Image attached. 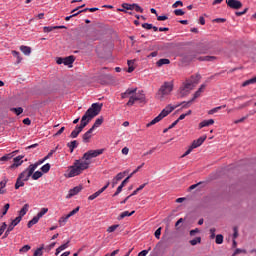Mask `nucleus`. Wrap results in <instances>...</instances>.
<instances>
[{
  "label": "nucleus",
  "mask_w": 256,
  "mask_h": 256,
  "mask_svg": "<svg viewBox=\"0 0 256 256\" xmlns=\"http://www.w3.org/2000/svg\"><path fill=\"white\" fill-rule=\"evenodd\" d=\"M13 158V155H11V154H6V155H4V156H2L1 158H0V161H9V159H12Z\"/></svg>",
  "instance_id": "864d4df0"
},
{
  "label": "nucleus",
  "mask_w": 256,
  "mask_h": 256,
  "mask_svg": "<svg viewBox=\"0 0 256 256\" xmlns=\"http://www.w3.org/2000/svg\"><path fill=\"white\" fill-rule=\"evenodd\" d=\"M13 57H15L17 59L16 63L17 65H19V63H21V61H23V57H21V53H19L17 50H12L11 51Z\"/></svg>",
  "instance_id": "5701e85b"
},
{
  "label": "nucleus",
  "mask_w": 256,
  "mask_h": 256,
  "mask_svg": "<svg viewBox=\"0 0 256 256\" xmlns=\"http://www.w3.org/2000/svg\"><path fill=\"white\" fill-rule=\"evenodd\" d=\"M105 153V149H97V150H89L83 154L82 159L87 163H91V159H95V157H99V155H103Z\"/></svg>",
  "instance_id": "423d86ee"
},
{
  "label": "nucleus",
  "mask_w": 256,
  "mask_h": 256,
  "mask_svg": "<svg viewBox=\"0 0 256 256\" xmlns=\"http://www.w3.org/2000/svg\"><path fill=\"white\" fill-rule=\"evenodd\" d=\"M167 19H169V18L166 15L157 17V21H167Z\"/></svg>",
  "instance_id": "338daca9"
},
{
  "label": "nucleus",
  "mask_w": 256,
  "mask_h": 256,
  "mask_svg": "<svg viewBox=\"0 0 256 256\" xmlns=\"http://www.w3.org/2000/svg\"><path fill=\"white\" fill-rule=\"evenodd\" d=\"M210 125H215V120L209 119V120H203L199 123L198 129H203V127H210Z\"/></svg>",
  "instance_id": "ddd939ff"
},
{
  "label": "nucleus",
  "mask_w": 256,
  "mask_h": 256,
  "mask_svg": "<svg viewBox=\"0 0 256 256\" xmlns=\"http://www.w3.org/2000/svg\"><path fill=\"white\" fill-rule=\"evenodd\" d=\"M79 209H80L79 206L76 207L75 209H73L72 211H70V212L67 214V216H68L69 218H71V217H73V215H77V213H79Z\"/></svg>",
  "instance_id": "a18cd8bd"
},
{
  "label": "nucleus",
  "mask_w": 256,
  "mask_h": 256,
  "mask_svg": "<svg viewBox=\"0 0 256 256\" xmlns=\"http://www.w3.org/2000/svg\"><path fill=\"white\" fill-rule=\"evenodd\" d=\"M215 243H216L217 245L223 244V235H221V234L216 235Z\"/></svg>",
  "instance_id": "49530a36"
},
{
  "label": "nucleus",
  "mask_w": 256,
  "mask_h": 256,
  "mask_svg": "<svg viewBox=\"0 0 256 256\" xmlns=\"http://www.w3.org/2000/svg\"><path fill=\"white\" fill-rule=\"evenodd\" d=\"M43 249H44V246H41L40 248H37V249L35 250L33 256H43Z\"/></svg>",
  "instance_id": "37998d69"
},
{
  "label": "nucleus",
  "mask_w": 256,
  "mask_h": 256,
  "mask_svg": "<svg viewBox=\"0 0 256 256\" xmlns=\"http://www.w3.org/2000/svg\"><path fill=\"white\" fill-rule=\"evenodd\" d=\"M149 253V250H142L141 252L138 253V256H147Z\"/></svg>",
  "instance_id": "774afa93"
},
{
  "label": "nucleus",
  "mask_w": 256,
  "mask_h": 256,
  "mask_svg": "<svg viewBox=\"0 0 256 256\" xmlns=\"http://www.w3.org/2000/svg\"><path fill=\"white\" fill-rule=\"evenodd\" d=\"M11 205L9 203H6L2 209H0V218L5 217L7 215V211H9Z\"/></svg>",
  "instance_id": "4be33fe9"
},
{
  "label": "nucleus",
  "mask_w": 256,
  "mask_h": 256,
  "mask_svg": "<svg viewBox=\"0 0 256 256\" xmlns=\"http://www.w3.org/2000/svg\"><path fill=\"white\" fill-rule=\"evenodd\" d=\"M191 113H192V111H191V110H188L187 113L181 114V115L179 116V118L177 119L178 122L183 121V119H185V117L191 115Z\"/></svg>",
  "instance_id": "de8ad7c7"
},
{
  "label": "nucleus",
  "mask_w": 256,
  "mask_h": 256,
  "mask_svg": "<svg viewBox=\"0 0 256 256\" xmlns=\"http://www.w3.org/2000/svg\"><path fill=\"white\" fill-rule=\"evenodd\" d=\"M10 111H12V113H15V115H21V113H23V108H11Z\"/></svg>",
  "instance_id": "79ce46f5"
},
{
  "label": "nucleus",
  "mask_w": 256,
  "mask_h": 256,
  "mask_svg": "<svg viewBox=\"0 0 256 256\" xmlns=\"http://www.w3.org/2000/svg\"><path fill=\"white\" fill-rule=\"evenodd\" d=\"M191 93V90L185 88V86L182 84V86L179 88V95L180 97H185Z\"/></svg>",
  "instance_id": "6ab92c4d"
},
{
  "label": "nucleus",
  "mask_w": 256,
  "mask_h": 256,
  "mask_svg": "<svg viewBox=\"0 0 256 256\" xmlns=\"http://www.w3.org/2000/svg\"><path fill=\"white\" fill-rule=\"evenodd\" d=\"M126 173L127 172H120L114 178H116V181H121V179H123L125 177Z\"/></svg>",
  "instance_id": "3c124183"
},
{
  "label": "nucleus",
  "mask_w": 256,
  "mask_h": 256,
  "mask_svg": "<svg viewBox=\"0 0 256 256\" xmlns=\"http://www.w3.org/2000/svg\"><path fill=\"white\" fill-rule=\"evenodd\" d=\"M217 59L215 56H205L198 58V61H215Z\"/></svg>",
  "instance_id": "ea45409f"
},
{
  "label": "nucleus",
  "mask_w": 256,
  "mask_h": 256,
  "mask_svg": "<svg viewBox=\"0 0 256 256\" xmlns=\"http://www.w3.org/2000/svg\"><path fill=\"white\" fill-rule=\"evenodd\" d=\"M226 4L230 9H241L243 7V3L239 0H226Z\"/></svg>",
  "instance_id": "9d476101"
},
{
  "label": "nucleus",
  "mask_w": 256,
  "mask_h": 256,
  "mask_svg": "<svg viewBox=\"0 0 256 256\" xmlns=\"http://www.w3.org/2000/svg\"><path fill=\"white\" fill-rule=\"evenodd\" d=\"M172 7L173 9H177V7H183V2L181 0H178L172 5Z\"/></svg>",
  "instance_id": "6e6d98bb"
},
{
  "label": "nucleus",
  "mask_w": 256,
  "mask_h": 256,
  "mask_svg": "<svg viewBox=\"0 0 256 256\" xmlns=\"http://www.w3.org/2000/svg\"><path fill=\"white\" fill-rule=\"evenodd\" d=\"M39 219L38 216H34L27 224L28 229H31V227H33V225H37V223H39Z\"/></svg>",
  "instance_id": "a878e982"
},
{
  "label": "nucleus",
  "mask_w": 256,
  "mask_h": 256,
  "mask_svg": "<svg viewBox=\"0 0 256 256\" xmlns=\"http://www.w3.org/2000/svg\"><path fill=\"white\" fill-rule=\"evenodd\" d=\"M127 97H129V100L126 103L127 107H133L136 101L143 104L147 103L145 92L139 91L137 93V88H128L124 93L121 94V99H127Z\"/></svg>",
  "instance_id": "f03ea898"
},
{
  "label": "nucleus",
  "mask_w": 256,
  "mask_h": 256,
  "mask_svg": "<svg viewBox=\"0 0 256 256\" xmlns=\"http://www.w3.org/2000/svg\"><path fill=\"white\" fill-rule=\"evenodd\" d=\"M79 143H77V140H73L70 143L67 144V147H69L70 149V153H73V151H75V149H77Z\"/></svg>",
  "instance_id": "bb28decb"
},
{
  "label": "nucleus",
  "mask_w": 256,
  "mask_h": 256,
  "mask_svg": "<svg viewBox=\"0 0 256 256\" xmlns=\"http://www.w3.org/2000/svg\"><path fill=\"white\" fill-rule=\"evenodd\" d=\"M13 229H15V226L12 223H10L8 225V227H6V231L4 233L3 239H7V237H9V235L11 234V231H13Z\"/></svg>",
  "instance_id": "393cba45"
},
{
  "label": "nucleus",
  "mask_w": 256,
  "mask_h": 256,
  "mask_svg": "<svg viewBox=\"0 0 256 256\" xmlns=\"http://www.w3.org/2000/svg\"><path fill=\"white\" fill-rule=\"evenodd\" d=\"M117 229H119V224H114L112 226H109L106 231L107 233H115Z\"/></svg>",
  "instance_id": "4c0bfd02"
},
{
  "label": "nucleus",
  "mask_w": 256,
  "mask_h": 256,
  "mask_svg": "<svg viewBox=\"0 0 256 256\" xmlns=\"http://www.w3.org/2000/svg\"><path fill=\"white\" fill-rule=\"evenodd\" d=\"M123 9H127V11H133L134 10V4H128V3H124L122 5Z\"/></svg>",
  "instance_id": "c03bdc74"
},
{
  "label": "nucleus",
  "mask_w": 256,
  "mask_h": 256,
  "mask_svg": "<svg viewBox=\"0 0 256 256\" xmlns=\"http://www.w3.org/2000/svg\"><path fill=\"white\" fill-rule=\"evenodd\" d=\"M175 109H177V106H173L171 104H168L160 112V114L158 116H156L151 122L146 124V127H151L152 125H155V124L159 123V121H162V119H165V117H167V115H169L170 113H173V111H175Z\"/></svg>",
  "instance_id": "39448f33"
},
{
  "label": "nucleus",
  "mask_w": 256,
  "mask_h": 256,
  "mask_svg": "<svg viewBox=\"0 0 256 256\" xmlns=\"http://www.w3.org/2000/svg\"><path fill=\"white\" fill-rule=\"evenodd\" d=\"M134 10L137 13H143V8H141V6H139V4H134Z\"/></svg>",
  "instance_id": "bf43d9fd"
},
{
  "label": "nucleus",
  "mask_w": 256,
  "mask_h": 256,
  "mask_svg": "<svg viewBox=\"0 0 256 256\" xmlns=\"http://www.w3.org/2000/svg\"><path fill=\"white\" fill-rule=\"evenodd\" d=\"M91 165V162H86V160L80 159L75 160L74 164L69 168L67 177H77V175H81L83 171L87 170V168Z\"/></svg>",
  "instance_id": "7ed1b4c3"
},
{
  "label": "nucleus",
  "mask_w": 256,
  "mask_h": 256,
  "mask_svg": "<svg viewBox=\"0 0 256 256\" xmlns=\"http://www.w3.org/2000/svg\"><path fill=\"white\" fill-rule=\"evenodd\" d=\"M49 212V208H41V210L38 212L36 216L41 219L46 213Z\"/></svg>",
  "instance_id": "a19ab883"
},
{
  "label": "nucleus",
  "mask_w": 256,
  "mask_h": 256,
  "mask_svg": "<svg viewBox=\"0 0 256 256\" xmlns=\"http://www.w3.org/2000/svg\"><path fill=\"white\" fill-rule=\"evenodd\" d=\"M101 193H103V190H101V189L96 191L94 194H92L88 197V200L93 201V200L97 199V197H99V195H101Z\"/></svg>",
  "instance_id": "f704fd0d"
},
{
  "label": "nucleus",
  "mask_w": 256,
  "mask_h": 256,
  "mask_svg": "<svg viewBox=\"0 0 256 256\" xmlns=\"http://www.w3.org/2000/svg\"><path fill=\"white\" fill-rule=\"evenodd\" d=\"M23 157H25V156L19 155V156L15 157L13 159L14 163L10 166L11 169H13L15 167H20V165H23Z\"/></svg>",
  "instance_id": "f8f14e48"
},
{
  "label": "nucleus",
  "mask_w": 256,
  "mask_h": 256,
  "mask_svg": "<svg viewBox=\"0 0 256 256\" xmlns=\"http://www.w3.org/2000/svg\"><path fill=\"white\" fill-rule=\"evenodd\" d=\"M225 107H227V105L218 106L216 108H213L208 111V115H214V113H217V111H220V109H225Z\"/></svg>",
  "instance_id": "c9c22d12"
},
{
  "label": "nucleus",
  "mask_w": 256,
  "mask_h": 256,
  "mask_svg": "<svg viewBox=\"0 0 256 256\" xmlns=\"http://www.w3.org/2000/svg\"><path fill=\"white\" fill-rule=\"evenodd\" d=\"M40 171L43 173H49V171H51V164L46 163L44 164L41 168Z\"/></svg>",
  "instance_id": "72a5a7b5"
},
{
  "label": "nucleus",
  "mask_w": 256,
  "mask_h": 256,
  "mask_svg": "<svg viewBox=\"0 0 256 256\" xmlns=\"http://www.w3.org/2000/svg\"><path fill=\"white\" fill-rule=\"evenodd\" d=\"M206 140L207 135L201 136L200 138L194 140L190 147H192V149H197V147H201L202 143H205Z\"/></svg>",
  "instance_id": "9b49d317"
},
{
  "label": "nucleus",
  "mask_w": 256,
  "mask_h": 256,
  "mask_svg": "<svg viewBox=\"0 0 256 256\" xmlns=\"http://www.w3.org/2000/svg\"><path fill=\"white\" fill-rule=\"evenodd\" d=\"M31 177L33 181H37V179H41V177H43V172L42 171L33 172Z\"/></svg>",
  "instance_id": "2f4dec72"
},
{
  "label": "nucleus",
  "mask_w": 256,
  "mask_h": 256,
  "mask_svg": "<svg viewBox=\"0 0 256 256\" xmlns=\"http://www.w3.org/2000/svg\"><path fill=\"white\" fill-rule=\"evenodd\" d=\"M197 243H201V237H197L190 241L191 245H197Z\"/></svg>",
  "instance_id": "13d9d810"
},
{
  "label": "nucleus",
  "mask_w": 256,
  "mask_h": 256,
  "mask_svg": "<svg viewBox=\"0 0 256 256\" xmlns=\"http://www.w3.org/2000/svg\"><path fill=\"white\" fill-rule=\"evenodd\" d=\"M103 108V104L93 103L91 107L85 112V114L81 118V124L76 126L75 129L71 132V139H77L79 137V133L89 125V122L97 117L99 113H101V109Z\"/></svg>",
  "instance_id": "f257e3e1"
},
{
  "label": "nucleus",
  "mask_w": 256,
  "mask_h": 256,
  "mask_svg": "<svg viewBox=\"0 0 256 256\" xmlns=\"http://www.w3.org/2000/svg\"><path fill=\"white\" fill-rule=\"evenodd\" d=\"M169 63H171V61H170L169 59H167V58H162V59H160V60L156 63V65H157V67H163V65H169Z\"/></svg>",
  "instance_id": "7c9ffc66"
},
{
  "label": "nucleus",
  "mask_w": 256,
  "mask_h": 256,
  "mask_svg": "<svg viewBox=\"0 0 256 256\" xmlns=\"http://www.w3.org/2000/svg\"><path fill=\"white\" fill-rule=\"evenodd\" d=\"M131 215H135V210H133L132 212H129V211H124V212H122V213L118 216V219H119V220L125 219V217H131Z\"/></svg>",
  "instance_id": "cd10ccee"
},
{
  "label": "nucleus",
  "mask_w": 256,
  "mask_h": 256,
  "mask_svg": "<svg viewBox=\"0 0 256 256\" xmlns=\"http://www.w3.org/2000/svg\"><path fill=\"white\" fill-rule=\"evenodd\" d=\"M55 26H45L44 27V33H51V31H54Z\"/></svg>",
  "instance_id": "5fc2aeb1"
},
{
  "label": "nucleus",
  "mask_w": 256,
  "mask_h": 256,
  "mask_svg": "<svg viewBox=\"0 0 256 256\" xmlns=\"http://www.w3.org/2000/svg\"><path fill=\"white\" fill-rule=\"evenodd\" d=\"M103 121V116L98 117L92 125L91 129L95 131V129H98V127H101V125H103Z\"/></svg>",
  "instance_id": "dca6fc26"
},
{
  "label": "nucleus",
  "mask_w": 256,
  "mask_h": 256,
  "mask_svg": "<svg viewBox=\"0 0 256 256\" xmlns=\"http://www.w3.org/2000/svg\"><path fill=\"white\" fill-rule=\"evenodd\" d=\"M20 51L23 52L24 55L29 56L31 55V47L22 45L20 46Z\"/></svg>",
  "instance_id": "c85d7f7f"
},
{
  "label": "nucleus",
  "mask_w": 256,
  "mask_h": 256,
  "mask_svg": "<svg viewBox=\"0 0 256 256\" xmlns=\"http://www.w3.org/2000/svg\"><path fill=\"white\" fill-rule=\"evenodd\" d=\"M255 83H256V76L251 78V79H248V80L244 81L242 83V87H248V85H255Z\"/></svg>",
  "instance_id": "c756f323"
},
{
  "label": "nucleus",
  "mask_w": 256,
  "mask_h": 256,
  "mask_svg": "<svg viewBox=\"0 0 256 256\" xmlns=\"http://www.w3.org/2000/svg\"><path fill=\"white\" fill-rule=\"evenodd\" d=\"M173 89H175V83L173 82V80L164 82L157 92L158 99H160V101H163L165 97H168V95H171V93H173Z\"/></svg>",
  "instance_id": "20e7f679"
},
{
  "label": "nucleus",
  "mask_w": 256,
  "mask_h": 256,
  "mask_svg": "<svg viewBox=\"0 0 256 256\" xmlns=\"http://www.w3.org/2000/svg\"><path fill=\"white\" fill-rule=\"evenodd\" d=\"M205 84H202L200 86V88L194 93V97L192 99V101H195V99L201 97V93H203V91H205Z\"/></svg>",
  "instance_id": "aec40b11"
},
{
  "label": "nucleus",
  "mask_w": 256,
  "mask_h": 256,
  "mask_svg": "<svg viewBox=\"0 0 256 256\" xmlns=\"http://www.w3.org/2000/svg\"><path fill=\"white\" fill-rule=\"evenodd\" d=\"M174 15H176L177 17H181L185 15V11H183L182 9H176L174 10Z\"/></svg>",
  "instance_id": "8fccbe9b"
},
{
  "label": "nucleus",
  "mask_w": 256,
  "mask_h": 256,
  "mask_svg": "<svg viewBox=\"0 0 256 256\" xmlns=\"http://www.w3.org/2000/svg\"><path fill=\"white\" fill-rule=\"evenodd\" d=\"M5 187H7V179H4L0 182V195H5V193H7Z\"/></svg>",
  "instance_id": "b1692460"
},
{
  "label": "nucleus",
  "mask_w": 256,
  "mask_h": 256,
  "mask_svg": "<svg viewBox=\"0 0 256 256\" xmlns=\"http://www.w3.org/2000/svg\"><path fill=\"white\" fill-rule=\"evenodd\" d=\"M22 220H23V218H21L20 216H17L15 219H13L10 222V224H12L14 227H17V225H19Z\"/></svg>",
  "instance_id": "58836bf2"
},
{
  "label": "nucleus",
  "mask_w": 256,
  "mask_h": 256,
  "mask_svg": "<svg viewBox=\"0 0 256 256\" xmlns=\"http://www.w3.org/2000/svg\"><path fill=\"white\" fill-rule=\"evenodd\" d=\"M83 191V186H75L74 188L70 189L68 191V194L66 195V199H71L72 197H75V195H79Z\"/></svg>",
  "instance_id": "1a4fd4ad"
},
{
  "label": "nucleus",
  "mask_w": 256,
  "mask_h": 256,
  "mask_svg": "<svg viewBox=\"0 0 256 256\" xmlns=\"http://www.w3.org/2000/svg\"><path fill=\"white\" fill-rule=\"evenodd\" d=\"M31 249V246L29 245H24L21 249H20V253H27V251H29Z\"/></svg>",
  "instance_id": "4d7b16f0"
},
{
  "label": "nucleus",
  "mask_w": 256,
  "mask_h": 256,
  "mask_svg": "<svg viewBox=\"0 0 256 256\" xmlns=\"http://www.w3.org/2000/svg\"><path fill=\"white\" fill-rule=\"evenodd\" d=\"M69 219L70 218L67 215L60 217L58 220L59 227H65V225H67V221H69Z\"/></svg>",
  "instance_id": "a211bd4d"
},
{
  "label": "nucleus",
  "mask_w": 256,
  "mask_h": 256,
  "mask_svg": "<svg viewBox=\"0 0 256 256\" xmlns=\"http://www.w3.org/2000/svg\"><path fill=\"white\" fill-rule=\"evenodd\" d=\"M156 239H161V227H159L154 233Z\"/></svg>",
  "instance_id": "052dcab7"
},
{
  "label": "nucleus",
  "mask_w": 256,
  "mask_h": 256,
  "mask_svg": "<svg viewBox=\"0 0 256 256\" xmlns=\"http://www.w3.org/2000/svg\"><path fill=\"white\" fill-rule=\"evenodd\" d=\"M123 187L121 186V184L118 186L116 192L114 193V197H117V195H119V193H121V191H123Z\"/></svg>",
  "instance_id": "0e129e2a"
},
{
  "label": "nucleus",
  "mask_w": 256,
  "mask_h": 256,
  "mask_svg": "<svg viewBox=\"0 0 256 256\" xmlns=\"http://www.w3.org/2000/svg\"><path fill=\"white\" fill-rule=\"evenodd\" d=\"M200 79V75H194L186 79L182 85L185 86V89H188V91H193V89H195V86L199 83Z\"/></svg>",
  "instance_id": "0eeeda50"
},
{
  "label": "nucleus",
  "mask_w": 256,
  "mask_h": 256,
  "mask_svg": "<svg viewBox=\"0 0 256 256\" xmlns=\"http://www.w3.org/2000/svg\"><path fill=\"white\" fill-rule=\"evenodd\" d=\"M73 63H75V56H68L64 58V65L73 67Z\"/></svg>",
  "instance_id": "f3484780"
},
{
  "label": "nucleus",
  "mask_w": 256,
  "mask_h": 256,
  "mask_svg": "<svg viewBox=\"0 0 256 256\" xmlns=\"http://www.w3.org/2000/svg\"><path fill=\"white\" fill-rule=\"evenodd\" d=\"M29 211V204H25L21 210L18 212V217H20V219H23V217H25V215H27V212Z\"/></svg>",
  "instance_id": "2eb2a0df"
},
{
  "label": "nucleus",
  "mask_w": 256,
  "mask_h": 256,
  "mask_svg": "<svg viewBox=\"0 0 256 256\" xmlns=\"http://www.w3.org/2000/svg\"><path fill=\"white\" fill-rule=\"evenodd\" d=\"M239 253H247V250L237 248V249L235 250L233 256L239 255Z\"/></svg>",
  "instance_id": "680f3d73"
},
{
  "label": "nucleus",
  "mask_w": 256,
  "mask_h": 256,
  "mask_svg": "<svg viewBox=\"0 0 256 256\" xmlns=\"http://www.w3.org/2000/svg\"><path fill=\"white\" fill-rule=\"evenodd\" d=\"M33 173H35V170L31 166H28V168L19 174L18 178H20L22 181H27L30 179Z\"/></svg>",
  "instance_id": "6e6552de"
},
{
  "label": "nucleus",
  "mask_w": 256,
  "mask_h": 256,
  "mask_svg": "<svg viewBox=\"0 0 256 256\" xmlns=\"http://www.w3.org/2000/svg\"><path fill=\"white\" fill-rule=\"evenodd\" d=\"M6 229H7V223L3 222L0 226V237L1 235H3V233H5Z\"/></svg>",
  "instance_id": "09e8293b"
},
{
  "label": "nucleus",
  "mask_w": 256,
  "mask_h": 256,
  "mask_svg": "<svg viewBox=\"0 0 256 256\" xmlns=\"http://www.w3.org/2000/svg\"><path fill=\"white\" fill-rule=\"evenodd\" d=\"M142 27H143V29L150 30V29H153V24L144 23V24H142Z\"/></svg>",
  "instance_id": "e2e57ef3"
},
{
  "label": "nucleus",
  "mask_w": 256,
  "mask_h": 256,
  "mask_svg": "<svg viewBox=\"0 0 256 256\" xmlns=\"http://www.w3.org/2000/svg\"><path fill=\"white\" fill-rule=\"evenodd\" d=\"M93 128H90L83 136V142L84 143H89V141H91V137H93V135H91L93 133Z\"/></svg>",
  "instance_id": "4468645a"
},
{
  "label": "nucleus",
  "mask_w": 256,
  "mask_h": 256,
  "mask_svg": "<svg viewBox=\"0 0 256 256\" xmlns=\"http://www.w3.org/2000/svg\"><path fill=\"white\" fill-rule=\"evenodd\" d=\"M69 243H71V241H67L65 244H62L61 246H59L56 249L55 255H59V253H61V251H65V249H67L69 247Z\"/></svg>",
  "instance_id": "412c9836"
},
{
  "label": "nucleus",
  "mask_w": 256,
  "mask_h": 256,
  "mask_svg": "<svg viewBox=\"0 0 256 256\" xmlns=\"http://www.w3.org/2000/svg\"><path fill=\"white\" fill-rule=\"evenodd\" d=\"M215 228L210 229V239H215Z\"/></svg>",
  "instance_id": "69168bd1"
},
{
  "label": "nucleus",
  "mask_w": 256,
  "mask_h": 256,
  "mask_svg": "<svg viewBox=\"0 0 256 256\" xmlns=\"http://www.w3.org/2000/svg\"><path fill=\"white\" fill-rule=\"evenodd\" d=\"M44 161H47L45 158L38 160L36 163L34 164H30L29 166L35 171V169H37V167H39V165H43Z\"/></svg>",
  "instance_id": "473e14b6"
},
{
  "label": "nucleus",
  "mask_w": 256,
  "mask_h": 256,
  "mask_svg": "<svg viewBox=\"0 0 256 256\" xmlns=\"http://www.w3.org/2000/svg\"><path fill=\"white\" fill-rule=\"evenodd\" d=\"M20 187H25V181L21 180V178H17L15 183V189H19Z\"/></svg>",
  "instance_id": "e433bc0d"
},
{
  "label": "nucleus",
  "mask_w": 256,
  "mask_h": 256,
  "mask_svg": "<svg viewBox=\"0 0 256 256\" xmlns=\"http://www.w3.org/2000/svg\"><path fill=\"white\" fill-rule=\"evenodd\" d=\"M133 177V174H130L128 177H126L122 183L120 184L122 187H125V185H127V183H129V179H131Z\"/></svg>",
  "instance_id": "603ef678"
}]
</instances>
